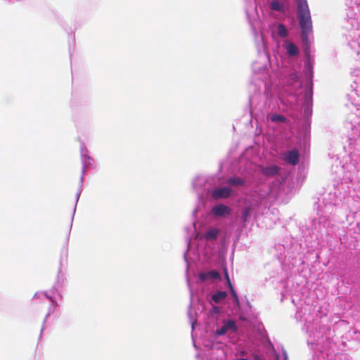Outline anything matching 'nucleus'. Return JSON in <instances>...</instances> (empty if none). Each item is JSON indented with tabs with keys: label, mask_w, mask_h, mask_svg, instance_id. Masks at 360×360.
<instances>
[{
	"label": "nucleus",
	"mask_w": 360,
	"mask_h": 360,
	"mask_svg": "<svg viewBox=\"0 0 360 360\" xmlns=\"http://www.w3.org/2000/svg\"><path fill=\"white\" fill-rule=\"evenodd\" d=\"M301 27V36L304 43H308V36L312 32L311 14L297 17Z\"/></svg>",
	"instance_id": "nucleus-1"
},
{
	"label": "nucleus",
	"mask_w": 360,
	"mask_h": 360,
	"mask_svg": "<svg viewBox=\"0 0 360 360\" xmlns=\"http://www.w3.org/2000/svg\"><path fill=\"white\" fill-rule=\"evenodd\" d=\"M231 192V188L228 187H221L213 191L212 195L214 199L227 198L230 195Z\"/></svg>",
	"instance_id": "nucleus-2"
},
{
	"label": "nucleus",
	"mask_w": 360,
	"mask_h": 360,
	"mask_svg": "<svg viewBox=\"0 0 360 360\" xmlns=\"http://www.w3.org/2000/svg\"><path fill=\"white\" fill-rule=\"evenodd\" d=\"M297 17L310 14L307 0H297Z\"/></svg>",
	"instance_id": "nucleus-3"
},
{
	"label": "nucleus",
	"mask_w": 360,
	"mask_h": 360,
	"mask_svg": "<svg viewBox=\"0 0 360 360\" xmlns=\"http://www.w3.org/2000/svg\"><path fill=\"white\" fill-rule=\"evenodd\" d=\"M229 330H232L233 331H236L237 330V326L233 321L229 320L224 323L223 326L217 330V334L218 335H223L226 334Z\"/></svg>",
	"instance_id": "nucleus-4"
},
{
	"label": "nucleus",
	"mask_w": 360,
	"mask_h": 360,
	"mask_svg": "<svg viewBox=\"0 0 360 360\" xmlns=\"http://www.w3.org/2000/svg\"><path fill=\"white\" fill-rule=\"evenodd\" d=\"M284 160L292 165H295L299 162V154L296 150L288 151L285 155Z\"/></svg>",
	"instance_id": "nucleus-5"
},
{
	"label": "nucleus",
	"mask_w": 360,
	"mask_h": 360,
	"mask_svg": "<svg viewBox=\"0 0 360 360\" xmlns=\"http://www.w3.org/2000/svg\"><path fill=\"white\" fill-rule=\"evenodd\" d=\"M231 209L224 205H219L212 208V213L217 217H224L229 214Z\"/></svg>",
	"instance_id": "nucleus-6"
},
{
	"label": "nucleus",
	"mask_w": 360,
	"mask_h": 360,
	"mask_svg": "<svg viewBox=\"0 0 360 360\" xmlns=\"http://www.w3.org/2000/svg\"><path fill=\"white\" fill-rule=\"evenodd\" d=\"M199 278L201 281H205L209 278L212 279H219L220 274L216 270H212L207 272H201L199 274Z\"/></svg>",
	"instance_id": "nucleus-7"
},
{
	"label": "nucleus",
	"mask_w": 360,
	"mask_h": 360,
	"mask_svg": "<svg viewBox=\"0 0 360 360\" xmlns=\"http://www.w3.org/2000/svg\"><path fill=\"white\" fill-rule=\"evenodd\" d=\"M280 168L276 165L269 167H262L261 172L266 176H276L279 173Z\"/></svg>",
	"instance_id": "nucleus-8"
},
{
	"label": "nucleus",
	"mask_w": 360,
	"mask_h": 360,
	"mask_svg": "<svg viewBox=\"0 0 360 360\" xmlns=\"http://www.w3.org/2000/svg\"><path fill=\"white\" fill-rule=\"evenodd\" d=\"M285 49L289 56H297L299 53V49L297 46L291 42H288Z\"/></svg>",
	"instance_id": "nucleus-9"
},
{
	"label": "nucleus",
	"mask_w": 360,
	"mask_h": 360,
	"mask_svg": "<svg viewBox=\"0 0 360 360\" xmlns=\"http://www.w3.org/2000/svg\"><path fill=\"white\" fill-rule=\"evenodd\" d=\"M219 233V229L214 228L209 229L205 234V238L206 240H214L217 238L218 234Z\"/></svg>",
	"instance_id": "nucleus-10"
},
{
	"label": "nucleus",
	"mask_w": 360,
	"mask_h": 360,
	"mask_svg": "<svg viewBox=\"0 0 360 360\" xmlns=\"http://www.w3.org/2000/svg\"><path fill=\"white\" fill-rule=\"evenodd\" d=\"M227 294L224 291H218L217 293L212 295V300L215 303H219L221 300H224Z\"/></svg>",
	"instance_id": "nucleus-11"
},
{
	"label": "nucleus",
	"mask_w": 360,
	"mask_h": 360,
	"mask_svg": "<svg viewBox=\"0 0 360 360\" xmlns=\"http://www.w3.org/2000/svg\"><path fill=\"white\" fill-rule=\"evenodd\" d=\"M227 183L231 186H242L244 184V181L240 177H231Z\"/></svg>",
	"instance_id": "nucleus-12"
},
{
	"label": "nucleus",
	"mask_w": 360,
	"mask_h": 360,
	"mask_svg": "<svg viewBox=\"0 0 360 360\" xmlns=\"http://www.w3.org/2000/svg\"><path fill=\"white\" fill-rule=\"evenodd\" d=\"M278 34L282 38H285L288 36V30L283 24H278Z\"/></svg>",
	"instance_id": "nucleus-13"
},
{
	"label": "nucleus",
	"mask_w": 360,
	"mask_h": 360,
	"mask_svg": "<svg viewBox=\"0 0 360 360\" xmlns=\"http://www.w3.org/2000/svg\"><path fill=\"white\" fill-rule=\"evenodd\" d=\"M270 8L276 11H283V6L276 0H274L271 2Z\"/></svg>",
	"instance_id": "nucleus-14"
},
{
	"label": "nucleus",
	"mask_w": 360,
	"mask_h": 360,
	"mask_svg": "<svg viewBox=\"0 0 360 360\" xmlns=\"http://www.w3.org/2000/svg\"><path fill=\"white\" fill-rule=\"evenodd\" d=\"M251 213V209L249 207H246L243 209L242 212V220L243 222H246L250 215Z\"/></svg>",
	"instance_id": "nucleus-15"
},
{
	"label": "nucleus",
	"mask_w": 360,
	"mask_h": 360,
	"mask_svg": "<svg viewBox=\"0 0 360 360\" xmlns=\"http://www.w3.org/2000/svg\"><path fill=\"white\" fill-rule=\"evenodd\" d=\"M271 120L275 122H285L286 119L281 115H274L271 116Z\"/></svg>",
	"instance_id": "nucleus-16"
},
{
	"label": "nucleus",
	"mask_w": 360,
	"mask_h": 360,
	"mask_svg": "<svg viewBox=\"0 0 360 360\" xmlns=\"http://www.w3.org/2000/svg\"><path fill=\"white\" fill-rule=\"evenodd\" d=\"M231 292L232 296L234 297V301L236 304L239 303L238 297L237 296L236 292L235 291L234 288L231 290Z\"/></svg>",
	"instance_id": "nucleus-17"
},
{
	"label": "nucleus",
	"mask_w": 360,
	"mask_h": 360,
	"mask_svg": "<svg viewBox=\"0 0 360 360\" xmlns=\"http://www.w3.org/2000/svg\"><path fill=\"white\" fill-rule=\"evenodd\" d=\"M212 311L214 313H219V309L218 307H216V306H213L212 307Z\"/></svg>",
	"instance_id": "nucleus-18"
},
{
	"label": "nucleus",
	"mask_w": 360,
	"mask_h": 360,
	"mask_svg": "<svg viewBox=\"0 0 360 360\" xmlns=\"http://www.w3.org/2000/svg\"><path fill=\"white\" fill-rule=\"evenodd\" d=\"M226 282H227V284L229 285V288L230 290L233 289V285L231 284V280L229 279V280L226 281Z\"/></svg>",
	"instance_id": "nucleus-19"
},
{
	"label": "nucleus",
	"mask_w": 360,
	"mask_h": 360,
	"mask_svg": "<svg viewBox=\"0 0 360 360\" xmlns=\"http://www.w3.org/2000/svg\"><path fill=\"white\" fill-rule=\"evenodd\" d=\"M224 274H225V278H226V281H227V280H229V279H230L229 276V274H228V272H227V270H226V269H225V270H224Z\"/></svg>",
	"instance_id": "nucleus-20"
},
{
	"label": "nucleus",
	"mask_w": 360,
	"mask_h": 360,
	"mask_svg": "<svg viewBox=\"0 0 360 360\" xmlns=\"http://www.w3.org/2000/svg\"><path fill=\"white\" fill-rule=\"evenodd\" d=\"M236 360H248L247 359H238Z\"/></svg>",
	"instance_id": "nucleus-21"
}]
</instances>
